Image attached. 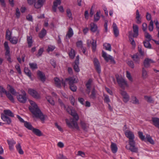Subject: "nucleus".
<instances>
[{
    "mask_svg": "<svg viewBox=\"0 0 159 159\" xmlns=\"http://www.w3.org/2000/svg\"><path fill=\"white\" fill-rule=\"evenodd\" d=\"M76 45L78 48H83V43L81 41H79L76 43Z\"/></svg>",
    "mask_w": 159,
    "mask_h": 159,
    "instance_id": "bf43d9fd",
    "label": "nucleus"
},
{
    "mask_svg": "<svg viewBox=\"0 0 159 159\" xmlns=\"http://www.w3.org/2000/svg\"><path fill=\"white\" fill-rule=\"evenodd\" d=\"M45 0H38V2L35 3L34 6L36 8H39L42 7Z\"/></svg>",
    "mask_w": 159,
    "mask_h": 159,
    "instance_id": "4468645a",
    "label": "nucleus"
},
{
    "mask_svg": "<svg viewBox=\"0 0 159 159\" xmlns=\"http://www.w3.org/2000/svg\"><path fill=\"white\" fill-rule=\"evenodd\" d=\"M145 140V141L147 140L151 144H153L154 143V141L152 139L151 137L149 135L147 134L146 135Z\"/></svg>",
    "mask_w": 159,
    "mask_h": 159,
    "instance_id": "f704fd0d",
    "label": "nucleus"
},
{
    "mask_svg": "<svg viewBox=\"0 0 159 159\" xmlns=\"http://www.w3.org/2000/svg\"><path fill=\"white\" fill-rule=\"evenodd\" d=\"M104 47L105 48L106 50L111 51V44L108 43H105L103 44Z\"/></svg>",
    "mask_w": 159,
    "mask_h": 159,
    "instance_id": "6e6d98bb",
    "label": "nucleus"
},
{
    "mask_svg": "<svg viewBox=\"0 0 159 159\" xmlns=\"http://www.w3.org/2000/svg\"><path fill=\"white\" fill-rule=\"evenodd\" d=\"M61 1L60 0H55L53 2V6L52 7V10L54 12L56 11L57 7L58 5H60Z\"/></svg>",
    "mask_w": 159,
    "mask_h": 159,
    "instance_id": "5701e85b",
    "label": "nucleus"
},
{
    "mask_svg": "<svg viewBox=\"0 0 159 159\" xmlns=\"http://www.w3.org/2000/svg\"><path fill=\"white\" fill-rule=\"evenodd\" d=\"M148 74L147 71L144 67L142 68V77L143 79H146L148 77Z\"/></svg>",
    "mask_w": 159,
    "mask_h": 159,
    "instance_id": "2f4dec72",
    "label": "nucleus"
},
{
    "mask_svg": "<svg viewBox=\"0 0 159 159\" xmlns=\"http://www.w3.org/2000/svg\"><path fill=\"white\" fill-rule=\"evenodd\" d=\"M131 102L135 104H139V100L136 97L134 96H133L131 98Z\"/></svg>",
    "mask_w": 159,
    "mask_h": 159,
    "instance_id": "4c0bfd02",
    "label": "nucleus"
},
{
    "mask_svg": "<svg viewBox=\"0 0 159 159\" xmlns=\"http://www.w3.org/2000/svg\"><path fill=\"white\" fill-rule=\"evenodd\" d=\"M32 130L33 133L37 136H40L43 135L41 131L38 129L33 128Z\"/></svg>",
    "mask_w": 159,
    "mask_h": 159,
    "instance_id": "c85d7f7f",
    "label": "nucleus"
},
{
    "mask_svg": "<svg viewBox=\"0 0 159 159\" xmlns=\"http://www.w3.org/2000/svg\"><path fill=\"white\" fill-rule=\"evenodd\" d=\"M4 46L6 50V52L7 53H8V52H10L9 48L8 46V42H5L4 43Z\"/></svg>",
    "mask_w": 159,
    "mask_h": 159,
    "instance_id": "052dcab7",
    "label": "nucleus"
},
{
    "mask_svg": "<svg viewBox=\"0 0 159 159\" xmlns=\"http://www.w3.org/2000/svg\"><path fill=\"white\" fill-rule=\"evenodd\" d=\"M92 48L93 51L94 52H95L96 50V41H95L93 39L92 42Z\"/></svg>",
    "mask_w": 159,
    "mask_h": 159,
    "instance_id": "8fccbe9b",
    "label": "nucleus"
},
{
    "mask_svg": "<svg viewBox=\"0 0 159 159\" xmlns=\"http://www.w3.org/2000/svg\"><path fill=\"white\" fill-rule=\"evenodd\" d=\"M73 31L71 27H69V28L68 31L66 35V38H70L73 36Z\"/></svg>",
    "mask_w": 159,
    "mask_h": 159,
    "instance_id": "c756f323",
    "label": "nucleus"
},
{
    "mask_svg": "<svg viewBox=\"0 0 159 159\" xmlns=\"http://www.w3.org/2000/svg\"><path fill=\"white\" fill-rule=\"evenodd\" d=\"M144 98L145 100L148 102L153 103L154 102L153 100L151 97L145 96Z\"/></svg>",
    "mask_w": 159,
    "mask_h": 159,
    "instance_id": "864d4df0",
    "label": "nucleus"
},
{
    "mask_svg": "<svg viewBox=\"0 0 159 159\" xmlns=\"http://www.w3.org/2000/svg\"><path fill=\"white\" fill-rule=\"evenodd\" d=\"M100 11H97L96 14L94 16V21L95 22H97L98 21L100 18Z\"/></svg>",
    "mask_w": 159,
    "mask_h": 159,
    "instance_id": "a18cd8bd",
    "label": "nucleus"
},
{
    "mask_svg": "<svg viewBox=\"0 0 159 159\" xmlns=\"http://www.w3.org/2000/svg\"><path fill=\"white\" fill-rule=\"evenodd\" d=\"M69 56L72 59L74 58L75 56V52L74 49L71 48L69 53Z\"/></svg>",
    "mask_w": 159,
    "mask_h": 159,
    "instance_id": "de8ad7c7",
    "label": "nucleus"
},
{
    "mask_svg": "<svg viewBox=\"0 0 159 159\" xmlns=\"http://www.w3.org/2000/svg\"><path fill=\"white\" fill-rule=\"evenodd\" d=\"M4 114H2L1 115H5V116H9L12 117H14L13 113L9 110H4Z\"/></svg>",
    "mask_w": 159,
    "mask_h": 159,
    "instance_id": "412c9836",
    "label": "nucleus"
},
{
    "mask_svg": "<svg viewBox=\"0 0 159 159\" xmlns=\"http://www.w3.org/2000/svg\"><path fill=\"white\" fill-rule=\"evenodd\" d=\"M113 28L114 34L116 37H117L119 34V31L116 24L113 23Z\"/></svg>",
    "mask_w": 159,
    "mask_h": 159,
    "instance_id": "b1692460",
    "label": "nucleus"
},
{
    "mask_svg": "<svg viewBox=\"0 0 159 159\" xmlns=\"http://www.w3.org/2000/svg\"><path fill=\"white\" fill-rule=\"evenodd\" d=\"M27 38L28 47L30 48L32 46V44L33 42L32 37L31 36H27Z\"/></svg>",
    "mask_w": 159,
    "mask_h": 159,
    "instance_id": "7c9ffc66",
    "label": "nucleus"
},
{
    "mask_svg": "<svg viewBox=\"0 0 159 159\" xmlns=\"http://www.w3.org/2000/svg\"><path fill=\"white\" fill-rule=\"evenodd\" d=\"M132 57L133 59V60L135 62L137 63H139L140 56L138 53L132 56Z\"/></svg>",
    "mask_w": 159,
    "mask_h": 159,
    "instance_id": "393cba45",
    "label": "nucleus"
},
{
    "mask_svg": "<svg viewBox=\"0 0 159 159\" xmlns=\"http://www.w3.org/2000/svg\"><path fill=\"white\" fill-rule=\"evenodd\" d=\"M126 137L129 139V145H126L125 148L132 152H138V148L135 146V142L134 141V136L133 133L131 131L127 130L125 132Z\"/></svg>",
    "mask_w": 159,
    "mask_h": 159,
    "instance_id": "f03ea898",
    "label": "nucleus"
},
{
    "mask_svg": "<svg viewBox=\"0 0 159 159\" xmlns=\"http://www.w3.org/2000/svg\"><path fill=\"white\" fill-rule=\"evenodd\" d=\"M55 84L58 87H60L61 85V81L57 78H55L54 79Z\"/></svg>",
    "mask_w": 159,
    "mask_h": 159,
    "instance_id": "c03bdc74",
    "label": "nucleus"
},
{
    "mask_svg": "<svg viewBox=\"0 0 159 159\" xmlns=\"http://www.w3.org/2000/svg\"><path fill=\"white\" fill-rule=\"evenodd\" d=\"M9 52H9L8 53H7V52H6L5 55H6V58H7V61L10 63H11V57H10Z\"/></svg>",
    "mask_w": 159,
    "mask_h": 159,
    "instance_id": "69168bd1",
    "label": "nucleus"
},
{
    "mask_svg": "<svg viewBox=\"0 0 159 159\" xmlns=\"http://www.w3.org/2000/svg\"><path fill=\"white\" fill-rule=\"evenodd\" d=\"M90 30L93 32H95L97 30V25L94 23H92L90 24Z\"/></svg>",
    "mask_w": 159,
    "mask_h": 159,
    "instance_id": "ea45409f",
    "label": "nucleus"
},
{
    "mask_svg": "<svg viewBox=\"0 0 159 159\" xmlns=\"http://www.w3.org/2000/svg\"><path fill=\"white\" fill-rule=\"evenodd\" d=\"M77 121L72 119H70V120L68 119H66V124L70 128L75 129L77 130H79L80 129L77 124Z\"/></svg>",
    "mask_w": 159,
    "mask_h": 159,
    "instance_id": "7ed1b4c3",
    "label": "nucleus"
},
{
    "mask_svg": "<svg viewBox=\"0 0 159 159\" xmlns=\"http://www.w3.org/2000/svg\"><path fill=\"white\" fill-rule=\"evenodd\" d=\"M79 63H77L75 62H74L73 63V68L75 71L76 72H79L80 71V69L79 67Z\"/></svg>",
    "mask_w": 159,
    "mask_h": 159,
    "instance_id": "a19ab883",
    "label": "nucleus"
},
{
    "mask_svg": "<svg viewBox=\"0 0 159 159\" xmlns=\"http://www.w3.org/2000/svg\"><path fill=\"white\" fill-rule=\"evenodd\" d=\"M80 124L82 129L84 131H87L89 127V124L82 120L80 121Z\"/></svg>",
    "mask_w": 159,
    "mask_h": 159,
    "instance_id": "aec40b11",
    "label": "nucleus"
},
{
    "mask_svg": "<svg viewBox=\"0 0 159 159\" xmlns=\"http://www.w3.org/2000/svg\"><path fill=\"white\" fill-rule=\"evenodd\" d=\"M10 42L12 44H16L18 41V39L16 37H13L12 38H11L8 39Z\"/></svg>",
    "mask_w": 159,
    "mask_h": 159,
    "instance_id": "e433bc0d",
    "label": "nucleus"
},
{
    "mask_svg": "<svg viewBox=\"0 0 159 159\" xmlns=\"http://www.w3.org/2000/svg\"><path fill=\"white\" fill-rule=\"evenodd\" d=\"M1 118L7 124H10L11 122V118L8 116H5V115H1Z\"/></svg>",
    "mask_w": 159,
    "mask_h": 159,
    "instance_id": "ddd939ff",
    "label": "nucleus"
},
{
    "mask_svg": "<svg viewBox=\"0 0 159 159\" xmlns=\"http://www.w3.org/2000/svg\"><path fill=\"white\" fill-rule=\"evenodd\" d=\"M17 96V98L19 102L21 103H25L27 100V97L25 92L23 90H21L20 93Z\"/></svg>",
    "mask_w": 159,
    "mask_h": 159,
    "instance_id": "20e7f679",
    "label": "nucleus"
},
{
    "mask_svg": "<svg viewBox=\"0 0 159 159\" xmlns=\"http://www.w3.org/2000/svg\"><path fill=\"white\" fill-rule=\"evenodd\" d=\"M147 28V25L146 23H144L142 24V29L144 32H146Z\"/></svg>",
    "mask_w": 159,
    "mask_h": 159,
    "instance_id": "774afa93",
    "label": "nucleus"
},
{
    "mask_svg": "<svg viewBox=\"0 0 159 159\" xmlns=\"http://www.w3.org/2000/svg\"><path fill=\"white\" fill-rule=\"evenodd\" d=\"M92 82V80L91 79H89L86 84V86L87 88L86 91L88 94H89L90 93Z\"/></svg>",
    "mask_w": 159,
    "mask_h": 159,
    "instance_id": "6ab92c4d",
    "label": "nucleus"
},
{
    "mask_svg": "<svg viewBox=\"0 0 159 159\" xmlns=\"http://www.w3.org/2000/svg\"><path fill=\"white\" fill-rule=\"evenodd\" d=\"M28 93L35 98L39 99L40 98L39 94L35 90L29 89L28 90Z\"/></svg>",
    "mask_w": 159,
    "mask_h": 159,
    "instance_id": "0eeeda50",
    "label": "nucleus"
},
{
    "mask_svg": "<svg viewBox=\"0 0 159 159\" xmlns=\"http://www.w3.org/2000/svg\"><path fill=\"white\" fill-rule=\"evenodd\" d=\"M46 34V31L44 28L43 29L39 34V37L40 39H43Z\"/></svg>",
    "mask_w": 159,
    "mask_h": 159,
    "instance_id": "c9c22d12",
    "label": "nucleus"
},
{
    "mask_svg": "<svg viewBox=\"0 0 159 159\" xmlns=\"http://www.w3.org/2000/svg\"><path fill=\"white\" fill-rule=\"evenodd\" d=\"M11 32L8 29L6 31V38L8 40L10 38H11Z\"/></svg>",
    "mask_w": 159,
    "mask_h": 159,
    "instance_id": "5fc2aeb1",
    "label": "nucleus"
},
{
    "mask_svg": "<svg viewBox=\"0 0 159 159\" xmlns=\"http://www.w3.org/2000/svg\"><path fill=\"white\" fill-rule=\"evenodd\" d=\"M7 86H8V87H9L10 88L9 90V91L12 94L14 95H16V92L15 91V90L14 89L12 86H11V85H10L9 84H8L7 85Z\"/></svg>",
    "mask_w": 159,
    "mask_h": 159,
    "instance_id": "3c124183",
    "label": "nucleus"
},
{
    "mask_svg": "<svg viewBox=\"0 0 159 159\" xmlns=\"http://www.w3.org/2000/svg\"><path fill=\"white\" fill-rule=\"evenodd\" d=\"M55 48V47L54 46L50 45L48 47V48L47 49V51L48 52H49L52 51Z\"/></svg>",
    "mask_w": 159,
    "mask_h": 159,
    "instance_id": "338daca9",
    "label": "nucleus"
},
{
    "mask_svg": "<svg viewBox=\"0 0 159 159\" xmlns=\"http://www.w3.org/2000/svg\"><path fill=\"white\" fill-rule=\"evenodd\" d=\"M93 63L98 73H100L101 72L100 66L98 59L94 58L93 60Z\"/></svg>",
    "mask_w": 159,
    "mask_h": 159,
    "instance_id": "9b49d317",
    "label": "nucleus"
},
{
    "mask_svg": "<svg viewBox=\"0 0 159 159\" xmlns=\"http://www.w3.org/2000/svg\"><path fill=\"white\" fill-rule=\"evenodd\" d=\"M24 71L25 74L31 79V73L28 68L27 67L25 68Z\"/></svg>",
    "mask_w": 159,
    "mask_h": 159,
    "instance_id": "72a5a7b5",
    "label": "nucleus"
},
{
    "mask_svg": "<svg viewBox=\"0 0 159 159\" xmlns=\"http://www.w3.org/2000/svg\"><path fill=\"white\" fill-rule=\"evenodd\" d=\"M67 111L73 117V118H72V119H74L76 120H78L79 119L78 115L74 110H72L69 108H67Z\"/></svg>",
    "mask_w": 159,
    "mask_h": 159,
    "instance_id": "9d476101",
    "label": "nucleus"
},
{
    "mask_svg": "<svg viewBox=\"0 0 159 159\" xmlns=\"http://www.w3.org/2000/svg\"><path fill=\"white\" fill-rule=\"evenodd\" d=\"M133 29L134 32L133 36L134 38H137L139 35V27L137 25L134 24Z\"/></svg>",
    "mask_w": 159,
    "mask_h": 159,
    "instance_id": "f8f14e48",
    "label": "nucleus"
},
{
    "mask_svg": "<svg viewBox=\"0 0 159 159\" xmlns=\"http://www.w3.org/2000/svg\"><path fill=\"white\" fill-rule=\"evenodd\" d=\"M117 82L120 86L121 88L124 89L126 86H128L127 81H125L122 77H116Z\"/></svg>",
    "mask_w": 159,
    "mask_h": 159,
    "instance_id": "423d86ee",
    "label": "nucleus"
},
{
    "mask_svg": "<svg viewBox=\"0 0 159 159\" xmlns=\"http://www.w3.org/2000/svg\"><path fill=\"white\" fill-rule=\"evenodd\" d=\"M129 41L131 42V44L134 46H135L136 44L135 42L134 39L131 37V34L132 33V32L130 31L129 32Z\"/></svg>",
    "mask_w": 159,
    "mask_h": 159,
    "instance_id": "49530a36",
    "label": "nucleus"
},
{
    "mask_svg": "<svg viewBox=\"0 0 159 159\" xmlns=\"http://www.w3.org/2000/svg\"><path fill=\"white\" fill-rule=\"evenodd\" d=\"M30 67L32 70L36 69L38 68L37 64L35 63H30L29 64Z\"/></svg>",
    "mask_w": 159,
    "mask_h": 159,
    "instance_id": "603ef678",
    "label": "nucleus"
},
{
    "mask_svg": "<svg viewBox=\"0 0 159 159\" xmlns=\"http://www.w3.org/2000/svg\"><path fill=\"white\" fill-rule=\"evenodd\" d=\"M153 62V61L152 60L149 58H146L144 60L143 64L145 67L148 68L150 66V63Z\"/></svg>",
    "mask_w": 159,
    "mask_h": 159,
    "instance_id": "dca6fc26",
    "label": "nucleus"
},
{
    "mask_svg": "<svg viewBox=\"0 0 159 159\" xmlns=\"http://www.w3.org/2000/svg\"><path fill=\"white\" fill-rule=\"evenodd\" d=\"M136 22L138 24H140L141 23V18L140 16L139 12L138 10H137L136 13Z\"/></svg>",
    "mask_w": 159,
    "mask_h": 159,
    "instance_id": "a878e982",
    "label": "nucleus"
},
{
    "mask_svg": "<svg viewBox=\"0 0 159 159\" xmlns=\"http://www.w3.org/2000/svg\"><path fill=\"white\" fill-rule=\"evenodd\" d=\"M24 123V125L27 128L29 129L32 130L33 127L30 123L27 121H25Z\"/></svg>",
    "mask_w": 159,
    "mask_h": 159,
    "instance_id": "58836bf2",
    "label": "nucleus"
},
{
    "mask_svg": "<svg viewBox=\"0 0 159 159\" xmlns=\"http://www.w3.org/2000/svg\"><path fill=\"white\" fill-rule=\"evenodd\" d=\"M138 134L139 138L142 140L145 141V136L143 135V133L141 132H138Z\"/></svg>",
    "mask_w": 159,
    "mask_h": 159,
    "instance_id": "0e129e2a",
    "label": "nucleus"
},
{
    "mask_svg": "<svg viewBox=\"0 0 159 159\" xmlns=\"http://www.w3.org/2000/svg\"><path fill=\"white\" fill-rule=\"evenodd\" d=\"M70 86V89L73 92H75L77 90V87L74 84L71 85Z\"/></svg>",
    "mask_w": 159,
    "mask_h": 159,
    "instance_id": "e2e57ef3",
    "label": "nucleus"
},
{
    "mask_svg": "<svg viewBox=\"0 0 159 159\" xmlns=\"http://www.w3.org/2000/svg\"><path fill=\"white\" fill-rule=\"evenodd\" d=\"M17 151L21 155L24 154V152L21 148V147L20 143H18L16 146Z\"/></svg>",
    "mask_w": 159,
    "mask_h": 159,
    "instance_id": "bb28decb",
    "label": "nucleus"
},
{
    "mask_svg": "<svg viewBox=\"0 0 159 159\" xmlns=\"http://www.w3.org/2000/svg\"><path fill=\"white\" fill-rule=\"evenodd\" d=\"M7 98L12 102H14V100L13 96L9 93L7 92L6 94Z\"/></svg>",
    "mask_w": 159,
    "mask_h": 159,
    "instance_id": "09e8293b",
    "label": "nucleus"
},
{
    "mask_svg": "<svg viewBox=\"0 0 159 159\" xmlns=\"http://www.w3.org/2000/svg\"><path fill=\"white\" fill-rule=\"evenodd\" d=\"M145 37L148 39V41H150L152 39V36L147 32H145Z\"/></svg>",
    "mask_w": 159,
    "mask_h": 159,
    "instance_id": "680f3d73",
    "label": "nucleus"
},
{
    "mask_svg": "<svg viewBox=\"0 0 159 159\" xmlns=\"http://www.w3.org/2000/svg\"><path fill=\"white\" fill-rule=\"evenodd\" d=\"M151 120L153 124L159 129V118L157 117H152Z\"/></svg>",
    "mask_w": 159,
    "mask_h": 159,
    "instance_id": "f3484780",
    "label": "nucleus"
},
{
    "mask_svg": "<svg viewBox=\"0 0 159 159\" xmlns=\"http://www.w3.org/2000/svg\"><path fill=\"white\" fill-rule=\"evenodd\" d=\"M97 94V91L94 88L92 89L91 94L89 96V97L91 99H95L96 98V95Z\"/></svg>",
    "mask_w": 159,
    "mask_h": 159,
    "instance_id": "4be33fe9",
    "label": "nucleus"
},
{
    "mask_svg": "<svg viewBox=\"0 0 159 159\" xmlns=\"http://www.w3.org/2000/svg\"><path fill=\"white\" fill-rule=\"evenodd\" d=\"M37 74L42 81L43 82L45 81L46 80L45 76L42 72L38 70L37 72Z\"/></svg>",
    "mask_w": 159,
    "mask_h": 159,
    "instance_id": "2eb2a0df",
    "label": "nucleus"
},
{
    "mask_svg": "<svg viewBox=\"0 0 159 159\" xmlns=\"http://www.w3.org/2000/svg\"><path fill=\"white\" fill-rule=\"evenodd\" d=\"M47 101L52 105H55V102L51 96H47L46 97Z\"/></svg>",
    "mask_w": 159,
    "mask_h": 159,
    "instance_id": "37998d69",
    "label": "nucleus"
},
{
    "mask_svg": "<svg viewBox=\"0 0 159 159\" xmlns=\"http://www.w3.org/2000/svg\"><path fill=\"white\" fill-rule=\"evenodd\" d=\"M120 94L122 96L123 101L125 103L127 102L129 100V97L127 93L124 90H120Z\"/></svg>",
    "mask_w": 159,
    "mask_h": 159,
    "instance_id": "1a4fd4ad",
    "label": "nucleus"
},
{
    "mask_svg": "<svg viewBox=\"0 0 159 159\" xmlns=\"http://www.w3.org/2000/svg\"><path fill=\"white\" fill-rule=\"evenodd\" d=\"M66 14L69 18L71 20L72 19V14L70 10L69 9H67L66 10Z\"/></svg>",
    "mask_w": 159,
    "mask_h": 159,
    "instance_id": "4d7b16f0",
    "label": "nucleus"
},
{
    "mask_svg": "<svg viewBox=\"0 0 159 159\" xmlns=\"http://www.w3.org/2000/svg\"><path fill=\"white\" fill-rule=\"evenodd\" d=\"M102 56L107 62H108L109 60H110L111 63L114 64H115L116 63L115 61L113 58L112 56L110 55L107 56L106 52L103 51H102Z\"/></svg>",
    "mask_w": 159,
    "mask_h": 159,
    "instance_id": "6e6552de",
    "label": "nucleus"
},
{
    "mask_svg": "<svg viewBox=\"0 0 159 159\" xmlns=\"http://www.w3.org/2000/svg\"><path fill=\"white\" fill-rule=\"evenodd\" d=\"M7 143L9 145V148L10 150H12L13 149V146L16 143V142L13 139L9 140H7Z\"/></svg>",
    "mask_w": 159,
    "mask_h": 159,
    "instance_id": "a211bd4d",
    "label": "nucleus"
},
{
    "mask_svg": "<svg viewBox=\"0 0 159 159\" xmlns=\"http://www.w3.org/2000/svg\"><path fill=\"white\" fill-rule=\"evenodd\" d=\"M7 93V91L3 87V86L0 85V95L1 97H3V94L6 93Z\"/></svg>",
    "mask_w": 159,
    "mask_h": 159,
    "instance_id": "79ce46f5",
    "label": "nucleus"
},
{
    "mask_svg": "<svg viewBox=\"0 0 159 159\" xmlns=\"http://www.w3.org/2000/svg\"><path fill=\"white\" fill-rule=\"evenodd\" d=\"M111 148L113 153H115L117 152L118 148L117 145L116 143L112 142L111 145Z\"/></svg>",
    "mask_w": 159,
    "mask_h": 159,
    "instance_id": "cd10ccee",
    "label": "nucleus"
},
{
    "mask_svg": "<svg viewBox=\"0 0 159 159\" xmlns=\"http://www.w3.org/2000/svg\"><path fill=\"white\" fill-rule=\"evenodd\" d=\"M65 82H67L69 85L74 84L75 83L77 82V81L75 80V78L73 77H69L66 78L65 80L62 79L61 80V83L64 87H65L66 85Z\"/></svg>",
    "mask_w": 159,
    "mask_h": 159,
    "instance_id": "39448f33",
    "label": "nucleus"
},
{
    "mask_svg": "<svg viewBox=\"0 0 159 159\" xmlns=\"http://www.w3.org/2000/svg\"><path fill=\"white\" fill-rule=\"evenodd\" d=\"M150 41L146 40L143 42L144 46L147 48L150 49L152 48V46L149 42Z\"/></svg>",
    "mask_w": 159,
    "mask_h": 159,
    "instance_id": "473e14b6",
    "label": "nucleus"
},
{
    "mask_svg": "<svg viewBox=\"0 0 159 159\" xmlns=\"http://www.w3.org/2000/svg\"><path fill=\"white\" fill-rule=\"evenodd\" d=\"M148 29L150 31H153V23L152 20H151L148 26Z\"/></svg>",
    "mask_w": 159,
    "mask_h": 159,
    "instance_id": "13d9d810",
    "label": "nucleus"
},
{
    "mask_svg": "<svg viewBox=\"0 0 159 159\" xmlns=\"http://www.w3.org/2000/svg\"><path fill=\"white\" fill-rule=\"evenodd\" d=\"M29 102L31 105V106L29 107L30 111L36 117L39 118L42 122L44 123L47 116L42 113L34 102L30 100H29Z\"/></svg>",
    "mask_w": 159,
    "mask_h": 159,
    "instance_id": "f257e3e1",
    "label": "nucleus"
}]
</instances>
